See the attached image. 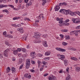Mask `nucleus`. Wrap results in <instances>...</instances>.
<instances>
[{"instance_id": "aec40b11", "label": "nucleus", "mask_w": 80, "mask_h": 80, "mask_svg": "<svg viewBox=\"0 0 80 80\" xmlns=\"http://www.w3.org/2000/svg\"><path fill=\"white\" fill-rule=\"evenodd\" d=\"M42 5H45V3L47 2V0H42Z\"/></svg>"}, {"instance_id": "dca6fc26", "label": "nucleus", "mask_w": 80, "mask_h": 80, "mask_svg": "<svg viewBox=\"0 0 80 80\" xmlns=\"http://www.w3.org/2000/svg\"><path fill=\"white\" fill-rule=\"evenodd\" d=\"M62 25L64 26H68L70 25V24L68 23H65V22H64L63 21L62 22Z\"/></svg>"}, {"instance_id": "09e8293b", "label": "nucleus", "mask_w": 80, "mask_h": 80, "mask_svg": "<svg viewBox=\"0 0 80 80\" xmlns=\"http://www.w3.org/2000/svg\"><path fill=\"white\" fill-rule=\"evenodd\" d=\"M59 36L61 37V38H63V35L62 34H60Z\"/></svg>"}, {"instance_id": "f704fd0d", "label": "nucleus", "mask_w": 80, "mask_h": 80, "mask_svg": "<svg viewBox=\"0 0 80 80\" xmlns=\"http://www.w3.org/2000/svg\"><path fill=\"white\" fill-rule=\"evenodd\" d=\"M24 20L25 21H26V20H28V21H30V19L28 18H25Z\"/></svg>"}, {"instance_id": "423d86ee", "label": "nucleus", "mask_w": 80, "mask_h": 80, "mask_svg": "<svg viewBox=\"0 0 80 80\" xmlns=\"http://www.w3.org/2000/svg\"><path fill=\"white\" fill-rule=\"evenodd\" d=\"M17 30L20 33H23V28H19L17 29Z\"/></svg>"}, {"instance_id": "0e129e2a", "label": "nucleus", "mask_w": 80, "mask_h": 80, "mask_svg": "<svg viewBox=\"0 0 80 80\" xmlns=\"http://www.w3.org/2000/svg\"><path fill=\"white\" fill-rule=\"evenodd\" d=\"M21 26V25L20 24H18L17 25H16V27H20Z\"/></svg>"}, {"instance_id": "864d4df0", "label": "nucleus", "mask_w": 80, "mask_h": 80, "mask_svg": "<svg viewBox=\"0 0 80 80\" xmlns=\"http://www.w3.org/2000/svg\"><path fill=\"white\" fill-rule=\"evenodd\" d=\"M3 34L4 35H7V32H6V31L3 32Z\"/></svg>"}, {"instance_id": "c9c22d12", "label": "nucleus", "mask_w": 80, "mask_h": 80, "mask_svg": "<svg viewBox=\"0 0 80 80\" xmlns=\"http://www.w3.org/2000/svg\"><path fill=\"white\" fill-rule=\"evenodd\" d=\"M5 44L7 45H8V46H9V43H8V41H6L5 42Z\"/></svg>"}, {"instance_id": "e433bc0d", "label": "nucleus", "mask_w": 80, "mask_h": 80, "mask_svg": "<svg viewBox=\"0 0 80 80\" xmlns=\"http://www.w3.org/2000/svg\"><path fill=\"white\" fill-rule=\"evenodd\" d=\"M43 38H47L48 37V35L47 34H44L43 35Z\"/></svg>"}, {"instance_id": "e2e57ef3", "label": "nucleus", "mask_w": 80, "mask_h": 80, "mask_svg": "<svg viewBox=\"0 0 80 80\" xmlns=\"http://www.w3.org/2000/svg\"><path fill=\"white\" fill-rule=\"evenodd\" d=\"M69 70V68H67V69H66V70L67 72H68H68Z\"/></svg>"}, {"instance_id": "5701e85b", "label": "nucleus", "mask_w": 80, "mask_h": 80, "mask_svg": "<svg viewBox=\"0 0 80 80\" xmlns=\"http://www.w3.org/2000/svg\"><path fill=\"white\" fill-rule=\"evenodd\" d=\"M62 44L63 46H67L68 45V43L65 42H62Z\"/></svg>"}, {"instance_id": "f3484780", "label": "nucleus", "mask_w": 80, "mask_h": 80, "mask_svg": "<svg viewBox=\"0 0 80 80\" xmlns=\"http://www.w3.org/2000/svg\"><path fill=\"white\" fill-rule=\"evenodd\" d=\"M64 62L65 66H67L68 64V61L67 60H64Z\"/></svg>"}, {"instance_id": "f8f14e48", "label": "nucleus", "mask_w": 80, "mask_h": 80, "mask_svg": "<svg viewBox=\"0 0 80 80\" xmlns=\"http://www.w3.org/2000/svg\"><path fill=\"white\" fill-rule=\"evenodd\" d=\"M67 11L68 10H65L64 9H62V13H63V14H65V15H67Z\"/></svg>"}, {"instance_id": "69168bd1", "label": "nucleus", "mask_w": 80, "mask_h": 80, "mask_svg": "<svg viewBox=\"0 0 80 80\" xmlns=\"http://www.w3.org/2000/svg\"><path fill=\"white\" fill-rule=\"evenodd\" d=\"M27 15V12H26L24 13V14H23V16H26Z\"/></svg>"}, {"instance_id": "a19ab883", "label": "nucleus", "mask_w": 80, "mask_h": 80, "mask_svg": "<svg viewBox=\"0 0 80 80\" xmlns=\"http://www.w3.org/2000/svg\"><path fill=\"white\" fill-rule=\"evenodd\" d=\"M18 56L19 57H20V58H22V53H20L18 54Z\"/></svg>"}, {"instance_id": "4be33fe9", "label": "nucleus", "mask_w": 80, "mask_h": 80, "mask_svg": "<svg viewBox=\"0 0 80 80\" xmlns=\"http://www.w3.org/2000/svg\"><path fill=\"white\" fill-rule=\"evenodd\" d=\"M34 43H40L41 42V41L39 40V39H37L36 41H34Z\"/></svg>"}, {"instance_id": "412c9836", "label": "nucleus", "mask_w": 80, "mask_h": 80, "mask_svg": "<svg viewBox=\"0 0 80 80\" xmlns=\"http://www.w3.org/2000/svg\"><path fill=\"white\" fill-rule=\"evenodd\" d=\"M65 40H69L70 38V37L69 35H67L65 36Z\"/></svg>"}, {"instance_id": "a18cd8bd", "label": "nucleus", "mask_w": 80, "mask_h": 80, "mask_svg": "<svg viewBox=\"0 0 80 80\" xmlns=\"http://www.w3.org/2000/svg\"><path fill=\"white\" fill-rule=\"evenodd\" d=\"M30 72L32 73H35V71L33 69H31Z\"/></svg>"}, {"instance_id": "7c9ffc66", "label": "nucleus", "mask_w": 80, "mask_h": 80, "mask_svg": "<svg viewBox=\"0 0 80 80\" xmlns=\"http://www.w3.org/2000/svg\"><path fill=\"white\" fill-rule=\"evenodd\" d=\"M78 20H79V18H76L75 19V23H78Z\"/></svg>"}, {"instance_id": "338daca9", "label": "nucleus", "mask_w": 80, "mask_h": 80, "mask_svg": "<svg viewBox=\"0 0 80 80\" xmlns=\"http://www.w3.org/2000/svg\"><path fill=\"white\" fill-rule=\"evenodd\" d=\"M21 50H22V49L20 48H18L17 49V51H18V52H20L21 51Z\"/></svg>"}, {"instance_id": "9b49d317", "label": "nucleus", "mask_w": 80, "mask_h": 80, "mask_svg": "<svg viewBox=\"0 0 80 80\" xmlns=\"http://www.w3.org/2000/svg\"><path fill=\"white\" fill-rule=\"evenodd\" d=\"M49 80H57V78L55 77H51L50 76L49 77Z\"/></svg>"}, {"instance_id": "58836bf2", "label": "nucleus", "mask_w": 80, "mask_h": 80, "mask_svg": "<svg viewBox=\"0 0 80 80\" xmlns=\"http://www.w3.org/2000/svg\"><path fill=\"white\" fill-rule=\"evenodd\" d=\"M38 57H41L43 56V55L42 54H41L40 53H39L38 54Z\"/></svg>"}, {"instance_id": "8fccbe9b", "label": "nucleus", "mask_w": 80, "mask_h": 80, "mask_svg": "<svg viewBox=\"0 0 80 80\" xmlns=\"http://www.w3.org/2000/svg\"><path fill=\"white\" fill-rule=\"evenodd\" d=\"M76 32L74 34L76 36H78V33L77 31H76Z\"/></svg>"}, {"instance_id": "49530a36", "label": "nucleus", "mask_w": 80, "mask_h": 80, "mask_svg": "<svg viewBox=\"0 0 80 80\" xmlns=\"http://www.w3.org/2000/svg\"><path fill=\"white\" fill-rule=\"evenodd\" d=\"M8 38H13V36L11 35H9L8 36Z\"/></svg>"}, {"instance_id": "de8ad7c7", "label": "nucleus", "mask_w": 80, "mask_h": 80, "mask_svg": "<svg viewBox=\"0 0 80 80\" xmlns=\"http://www.w3.org/2000/svg\"><path fill=\"white\" fill-rule=\"evenodd\" d=\"M8 7L7 5H2V8H3V7Z\"/></svg>"}, {"instance_id": "f257e3e1", "label": "nucleus", "mask_w": 80, "mask_h": 80, "mask_svg": "<svg viewBox=\"0 0 80 80\" xmlns=\"http://www.w3.org/2000/svg\"><path fill=\"white\" fill-rule=\"evenodd\" d=\"M30 66V60L29 59H28L26 60V68H28Z\"/></svg>"}, {"instance_id": "c756f323", "label": "nucleus", "mask_w": 80, "mask_h": 80, "mask_svg": "<svg viewBox=\"0 0 80 80\" xmlns=\"http://www.w3.org/2000/svg\"><path fill=\"white\" fill-rule=\"evenodd\" d=\"M70 76L68 75V76L66 77V80H70Z\"/></svg>"}, {"instance_id": "4d7b16f0", "label": "nucleus", "mask_w": 80, "mask_h": 80, "mask_svg": "<svg viewBox=\"0 0 80 80\" xmlns=\"http://www.w3.org/2000/svg\"><path fill=\"white\" fill-rule=\"evenodd\" d=\"M15 58L14 57H13L12 58V61H15Z\"/></svg>"}, {"instance_id": "2f4dec72", "label": "nucleus", "mask_w": 80, "mask_h": 80, "mask_svg": "<svg viewBox=\"0 0 80 80\" xmlns=\"http://www.w3.org/2000/svg\"><path fill=\"white\" fill-rule=\"evenodd\" d=\"M44 43L43 45L44 47H47V46H48V45H47V42H44Z\"/></svg>"}, {"instance_id": "39448f33", "label": "nucleus", "mask_w": 80, "mask_h": 80, "mask_svg": "<svg viewBox=\"0 0 80 80\" xmlns=\"http://www.w3.org/2000/svg\"><path fill=\"white\" fill-rule=\"evenodd\" d=\"M56 20L57 21H59V23H60V24L62 23V22L63 21L62 20H63V18H56Z\"/></svg>"}, {"instance_id": "0eeeda50", "label": "nucleus", "mask_w": 80, "mask_h": 80, "mask_svg": "<svg viewBox=\"0 0 80 80\" xmlns=\"http://www.w3.org/2000/svg\"><path fill=\"white\" fill-rule=\"evenodd\" d=\"M34 37L36 39L38 40H40V39L41 38H40V35H39V34H36L34 35Z\"/></svg>"}, {"instance_id": "393cba45", "label": "nucleus", "mask_w": 80, "mask_h": 80, "mask_svg": "<svg viewBox=\"0 0 80 80\" xmlns=\"http://www.w3.org/2000/svg\"><path fill=\"white\" fill-rule=\"evenodd\" d=\"M76 72H78V71H80V67H76Z\"/></svg>"}, {"instance_id": "c03bdc74", "label": "nucleus", "mask_w": 80, "mask_h": 80, "mask_svg": "<svg viewBox=\"0 0 80 80\" xmlns=\"http://www.w3.org/2000/svg\"><path fill=\"white\" fill-rule=\"evenodd\" d=\"M42 63L44 65H46V63H47V62H46L45 61H43L42 62Z\"/></svg>"}, {"instance_id": "a211bd4d", "label": "nucleus", "mask_w": 80, "mask_h": 80, "mask_svg": "<svg viewBox=\"0 0 80 80\" xmlns=\"http://www.w3.org/2000/svg\"><path fill=\"white\" fill-rule=\"evenodd\" d=\"M76 31H72L70 32V35H73L75 34V33H76Z\"/></svg>"}, {"instance_id": "ea45409f", "label": "nucleus", "mask_w": 80, "mask_h": 80, "mask_svg": "<svg viewBox=\"0 0 80 80\" xmlns=\"http://www.w3.org/2000/svg\"><path fill=\"white\" fill-rule=\"evenodd\" d=\"M11 26H12V27H16L17 28V25H16V24H11Z\"/></svg>"}, {"instance_id": "6e6552de", "label": "nucleus", "mask_w": 80, "mask_h": 80, "mask_svg": "<svg viewBox=\"0 0 80 80\" xmlns=\"http://www.w3.org/2000/svg\"><path fill=\"white\" fill-rule=\"evenodd\" d=\"M35 52H31L30 54V55L31 57H32L33 58H35Z\"/></svg>"}, {"instance_id": "9d476101", "label": "nucleus", "mask_w": 80, "mask_h": 80, "mask_svg": "<svg viewBox=\"0 0 80 80\" xmlns=\"http://www.w3.org/2000/svg\"><path fill=\"white\" fill-rule=\"evenodd\" d=\"M24 77L30 79V77H31V75H29L28 73H26L24 75Z\"/></svg>"}, {"instance_id": "c85d7f7f", "label": "nucleus", "mask_w": 80, "mask_h": 80, "mask_svg": "<svg viewBox=\"0 0 80 80\" xmlns=\"http://www.w3.org/2000/svg\"><path fill=\"white\" fill-rule=\"evenodd\" d=\"M64 58H65V56H64V55H61V58H60L61 60H63V59Z\"/></svg>"}, {"instance_id": "a878e982", "label": "nucleus", "mask_w": 80, "mask_h": 80, "mask_svg": "<svg viewBox=\"0 0 80 80\" xmlns=\"http://www.w3.org/2000/svg\"><path fill=\"white\" fill-rule=\"evenodd\" d=\"M71 58L72 60H74L75 61H77V60H78L77 58L75 57H71Z\"/></svg>"}, {"instance_id": "774afa93", "label": "nucleus", "mask_w": 80, "mask_h": 80, "mask_svg": "<svg viewBox=\"0 0 80 80\" xmlns=\"http://www.w3.org/2000/svg\"><path fill=\"white\" fill-rule=\"evenodd\" d=\"M76 28H77V29H80V26H77Z\"/></svg>"}, {"instance_id": "bb28decb", "label": "nucleus", "mask_w": 80, "mask_h": 80, "mask_svg": "<svg viewBox=\"0 0 80 80\" xmlns=\"http://www.w3.org/2000/svg\"><path fill=\"white\" fill-rule=\"evenodd\" d=\"M11 70L12 71V73H14V72H15L16 71V70H15L14 67L12 68H11Z\"/></svg>"}, {"instance_id": "13d9d810", "label": "nucleus", "mask_w": 80, "mask_h": 80, "mask_svg": "<svg viewBox=\"0 0 80 80\" xmlns=\"http://www.w3.org/2000/svg\"><path fill=\"white\" fill-rule=\"evenodd\" d=\"M75 39L74 38H71L70 39V40L71 41H74L75 40Z\"/></svg>"}, {"instance_id": "ddd939ff", "label": "nucleus", "mask_w": 80, "mask_h": 80, "mask_svg": "<svg viewBox=\"0 0 80 80\" xmlns=\"http://www.w3.org/2000/svg\"><path fill=\"white\" fill-rule=\"evenodd\" d=\"M38 22H39V21L36 20L35 21V23L33 25H34V26H36V27H38Z\"/></svg>"}, {"instance_id": "3c124183", "label": "nucleus", "mask_w": 80, "mask_h": 80, "mask_svg": "<svg viewBox=\"0 0 80 80\" xmlns=\"http://www.w3.org/2000/svg\"><path fill=\"white\" fill-rule=\"evenodd\" d=\"M69 22V19H67L65 21V22L63 21L64 23H67V22Z\"/></svg>"}, {"instance_id": "f03ea898", "label": "nucleus", "mask_w": 80, "mask_h": 80, "mask_svg": "<svg viewBox=\"0 0 80 80\" xmlns=\"http://www.w3.org/2000/svg\"><path fill=\"white\" fill-rule=\"evenodd\" d=\"M56 50H58L59 52H65L66 51V50L64 49H62L61 48H56Z\"/></svg>"}, {"instance_id": "680f3d73", "label": "nucleus", "mask_w": 80, "mask_h": 80, "mask_svg": "<svg viewBox=\"0 0 80 80\" xmlns=\"http://www.w3.org/2000/svg\"><path fill=\"white\" fill-rule=\"evenodd\" d=\"M62 3V5H67V3L66 2H63Z\"/></svg>"}, {"instance_id": "37998d69", "label": "nucleus", "mask_w": 80, "mask_h": 80, "mask_svg": "<svg viewBox=\"0 0 80 80\" xmlns=\"http://www.w3.org/2000/svg\"><path fill=\"white\" fill-rule=\"evenodd\" d=\"M72 20L74 23H75V19L74 18H72Z\"/></svg>"}, {"instance_id": "b1692460", "label": "nucleus", "mask_w": 80, "mask_h": 80, "mask_svg": "<svg viewBox=\"0 0 80 80\" xmlns=\"http://www.w3.org/2000/svg\"><path fill=\"white\" fill-rule=\"evenodd\" d=\"M2 12L4 13H9V12L8 11L7 9H5L2 10Z\"/></svg>"}, {"instance_id": "603ef678", "label": "nucleus", "mask_w": 80, "mask_h": 80, "mask_svg": "<svg viewBox=\"0 0 80 80\" xmlns=\"http://www.w3.org/2000/svg\"><path fill=\"white\" fill-rule=\"evenodd\" d=\"M23 65H21L20 66L19 68V70H20V69H22V67H23Z\"/></svg>"}, {"instance_id": "79ce46f5", "label": "nucleus", "mask_w": 80, "mask_h": 80, "mask_svg": "<svg viewBox=\"0 0 80 80\" xmlns=\"http://www.w3.org/2000/svg\"><path fill=\"white\" fill-rule=\"evenodd\" d=\"M8 7H11V8H14V6H13V5H10L9 4L8 5Z\"/></svg>"}, {"instance_id": "6e6d98bb", "label": "nucleus", "mask_w": 80, "mask_h": 80, "mask_svg": "<svg viewBox=\"0 0 80 80\" xmlns=\"http://www.w3.org/2000/svg\"><path fill=\"white\" fill-rule=\"evenodd\" d=\"M48 75V73L44 74V77H47V76Z\"/></svg>"}, {"instance_id": "6ab92c4d", "label": "nucleus", "mask_w": 80, "mask_h": 80, "mask_svg": "<svg viewBox=\"0 0 80 80\" xmlns=\"http://www.w3.org/2000/svg\"><path fill=\"white\" fill-rule=\"evenodd\" d=\"M50 51H47L45 53V55H47V56H48V55H50Z\"/></svg>"}, {"instance_id": "2eb2a0df", "label": "nucleus", "mask_w": 80, "mask_h": 80, "mask_svg": "<svg viewBox=\"0 0 80 80\" xmlns=\"http://www.w3.org/2000/svg\"><path fill=\"white\" fill-rule=\"evenodd\" d=\"M32 2L30 1L29 2H28V4H26V6L27 7H28V6H30V5H32Z\"/></svg>"}, {"instance_id": "4c0bfd02", "label": "nucleus", "mask_w": 80, "mask_h": 80, "mask_svg": "<svg viewBox=\"0 0 80 80\" xmlns=\"http://www.w3.org/2000/svg\"><path fill=\"white\" fill-rule=\"evenodd\" d=\"M21 50L22 52H26V49L24 48H22Z\"/></svg>"}, {"instance_id": "72a5a7b5", "label": "nucleus", "mask_w": 80, "mask_h": 80, "mask_svg": "<svg viewBox=\"0 0 80 80\" xmlns=\"http://www.w3.org/2000/svg\"><path fill=\"white\" fill-rule=\"evenodd\" d=\"M61 31L62 32H67L68 30L67 29H62Z\"/></svg>"}, {"instance_id": "1a4fd4ad", "label": "nucleus", "mask_w": 80, "mask_h": 80, "mask_svg": "<svg viewBox=\"0 0 80 80\" xmlns=\"http://www.w3.org/2000/svg\"><path fill=\"white\" fill-rule=\"evenodd\" d=\"M67 13H66L67 15L69 14V15H70L72 16H73V12H72L70 10H68L67 11Z\"/></svg>"}, {"instance_id": "5fc2aeb1", "label": "nucleus", "mask_w": 80, "mask_h": 80, "mask_svg": "<svg viewBox=\"0 0 80 80\" xmlns=\"http://www.w3.org/2000/svg\"><path fill=\"white\" fill-rule=\"evenodd\" d=\"M72 47H69L68 48V50H72Z\"/></svg>"}, {"instance_id": "cd10ccee", "label": "nucleus", "mask_w": 80, "mask_h": 80, "mask_svg": "<svg viewBox=\"0 0 80 80\" xmlns=\"http://www.w3.org/2000/svg\"><path fill=\"white\" fill-rule=\"evenodd\" d=\"M13 53L14 55H17V54L18 53V51H17V50L14 51H13Z\"/></svg>"}, {"instance_id": "7ed1b4c3", "label": "nucleus", "mask_w": 80, "mask_h": 80, "mask_svg": "<svg viewBox=\"0 0 80 80\" xmlns=\"http://www.w3.org/2000/svg\"><path fill=\"white\" fill-rule=\"evenodd\" d=\"M9 51L8 49H7L5 50L3 52V55L5 57H8V52Z\"/></svg>"}, {"instance_id": "473e14b6", "label": "nucleus", "mask_w": 80, "mask_h": 80, "mask_svg": "<svg viewBox=\"0 0 80 80\" xmlns=\"http://www.w3.org/2000/svg\"><path fill=\"white\" fill-rule=\"evenodd\" d=\"M6 70L8 73V72H10V67H8V68L6 69Z\"/></svg>"}, {"instance_id": "bf43d9fd", "label": "nucleus", "mask_w": 80, "mask_h": 80, "mask_svg": "<svg viewBox=\"0 0 80 80\" xmlns=\"http://www.w3.org/2000/svg\"><path fill=\"white\" fill-rule=\"evenodd\" d=\"M72 50H73L74 51H75L77 50V49L74 48H72Z\"/></svg>"}, {"instance_id": "20e7f679", "label": "nucleus", "mask_w": 80, "mask_h": 80, "mask_svg": "<svg viewBox=\"0 0 80 80\" xmlns=\"http://www.w3.org/2000/svg\"><path fill=\"white\" fill-rule=\"evenodd\" d=\"M38 19L39 20H41L42 19L44 20L45 19V17L43 16V14H41L39 15Z\"/></svg>"}, {"instance_id": "052dcab7", "label": "nucleus", "mask_w": 80, "mask_h": 80, "mask_svg": "<svg viewBox=\"0 0 80 80\" xmlns=\"http://www.w3.org/2000/svg\"><path fill=\"white\" fill-rule=\"evenodd\" d=\"M32 63L33 65L35 64V61H32Z\"/></svg>"}, {"instance_id": "4468645a", "label": "nucleus", "mask_w": 80, "mask_h": 80, "mask_svg": "<svg viewBox=\"0 0 80 80\" xmlns=\"http://www.w3.org/2000/svg\"><path fill=\"white\" fill-rule=\"evenodd\" d=\"M60 7L58 5H57L55 8V11H58V10L60 9Z\"/></svg>"}]
</instances>
